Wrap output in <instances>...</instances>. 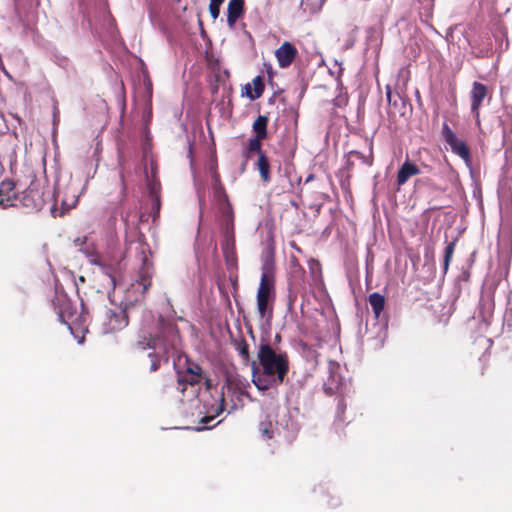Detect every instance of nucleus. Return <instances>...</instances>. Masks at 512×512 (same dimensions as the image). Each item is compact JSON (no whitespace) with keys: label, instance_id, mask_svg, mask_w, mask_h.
Wrapping results in <instances>:
<instances>
[{"label":"nucleus","instance_id":"nucleus-1","mask_svg":"<svg viewBox=\"0 0 512 512\" xmlns=\"http://www.w3.org/2000/svg\"><path fill=\"white\" fill-rule=\"evenodd\" d=\"M257 359L251 361L252 382L260 391L277 388L285 382L290 364L286 351L275 349L262 341L257 347Z\"/></svg>","mask_w":512,"mask_h":512},{"label":"nucleus","instance_id":"nucleus-35","mask_svg":"<svg viewBox=\"0 0 512 512\" xmlns=\"http://www.w3.org/2000/svg\"><path fill=\"white\" fill-rule=\"evenodd\" d=\"M386 98H387L389 104L396 105V101L392 102V92L389 87H387Z\"/></svg>","mask_w":512,"mask_h":512},{"label":"nucleus","instance_id":"nucleus-26","mask_svg":"<svg viewBox=\"0 0 512 512\" xmlns=\"http://www.w3.org/2000/svg\"><path fill=\"white\" fill-rule=\"evenodd\" d=\"M210 174H211V180H212V182H211L212 190L223 187L221 180H220V175L217 172V164L216 163L211 164Z\"/></svg>","mask_w":512,"mask_h":512},{"label":"nucleus","instance_id":"nucleus-2","mask_svg":"<svg viewBox=\"0 0 512 512\" xmlns=\"http://www.w3.org/2000/svg\"><path fill=\"white\" fill-rule=\"evenodd\" d=\"M158 328L159 332L155 336L140 334L136 348L141 351H162V357L169 360L170 354L177 349L180 342L178 330L174 324L165 322L162 317L159 318Z\"/></svg>","mask_w":512,"mask_h":512},{"label":"nucleus","instance_id":"nucleus-3","mask_svg":"<svg viewBox=\"0 0 512 512\" xmlns=\"http://www.w3.org/2000/svg\"><path fill=\"white\" fill-rule=\"evenodd\" d=\"M256 299L259 316L271 320L273 316L272 305L275 299V278L273 260L270 257L263 260Z\"/></svg>","mask_w":512,"mask_h":512},{"label":"nucleus","instance_id":"nucleus-42","mask_svg":"<svg viewBox=\"0 0 512 512\" xmlns=\"http://www.w3.org/2000/svg\"><path fill=\"white\" fill-rule=\"evenodd\" d=\"M191 154H192V149L190 148L189 149V156H191Z\"/></svg>","mask_w":512,"mask_h":512},{"label":"nucleus","instance_id":"nucleus-22","mask_svg":"<svg viewBox=\"0 0 512 512\" xmlns=\"http://www.w3.org/2000/svg\"><path fill=\"white\" fill-rule=\"evenodd\" d=\"M224 411V394L221 393L219 398L216 400L215 405H212L211 412L213 413L211 416H205L201 419L202 424H207L214 419L215 416H218Z\"/></svg>","mask_w":512,"mask_h":512},{"label":"nucleus","instance_id":"nucleus-12","mask_svg":"<svg viewBox=\"0 0 512 512\" xmlns=\"http://www.w3.org/2000/svg\"><path fill=\"white\" fill-rule=\"evenodd\" d=\"M297 54L296 48L290 42H284L276 51L275 56L281 68L292 64Z\"/></svg>","mask_w":512,"mask_h":512},{"label":"nucleus","instance_id":"nucleus-11","mask_svg":"<svg viewBox=\"0 0 512 512\" xmlns=\"http://www.w3.org/2000/svg\"><path fill=\"white\" fill-rule=\"evenodd\" d=\"M487 93L488 89L486 85L477 81L473 82L470 92L471 113L473 114L477 125H480L479 109L482 105V102L486 98Z\"/></svg>","mask_w":512,"mask_h":512},{"label":"nucleus","instance_id":"nucleus-40","mask_svg":"<svg viewBox=\"0 0 512 512\" xmlns=\"http://www.w3.org/2000/svg\"><path fill=\"white\" fill-rule=\"evenodd\" d=\"M462 277H463L465 280H467V279H468V277H469V273H468L467 271H464V272L462 273Z\"/></svg>","mask_w":512,"mask_h":512},{"label":"nucleus","instance_id":"nucleus-24","mask_svg":"<svg viewBox=\"0 0 512 512\" xmlns=\"http://www.w3.org/2000/svg\"><path fill=\"white\" fill-rule=\"evenodd\" d=\"M148 357L151 359V365H150L151 372H155L159 369L161 361H164V362L168 361V360H165L164 357H162V351H160V354H159V350L150 352L148 354Z\"/></svg>","mask_w":512,"mask_h":512},{"label":"nucleus","instance_id":"nucleus-5","mask_svg":"<svg viewBox=\"0 0 512 512\" xmlns=\"http://www.w3.org/2000/svg\"><path fill=\"white\" fill-rule=\"evenodd\" d=\"M80 252L85 255L90 264L98 266L100 271L107 278L108 285L112 288V292H108V297L111 303L114 304L116 302V272L120 262L118 260L108 261L106 258L101 257L93 246L89 245L85 248H80Z\"/></svg>","mask_w":512,"mask_h":512},{"label":"nucleus","instance_id":"nucleus-16","mask_svg":"<svg viewBox=\"0 0 512 512\" xmlns=\"http://www.w3.org/2000/svg\"><path fill=\"white\" fill-rule=\"evenodd\" d=\"M368 302L374 312L375 317L380 318L381 313L384 310L385 298L378 292H374L369 295Z\"/></svg>","mask_w":512,"mask_h":512},{"label":"nucleus","instance_id":"nucleus-7","mask_svg":"<svg viewBox=\"0 0 512 512\" xmlns=\"http://www.w3.org/2000/svg\"><path fill=\"white\" fill-rule=\"evenodd\" d=\"M298 410L291 411L284 407L277 411L275 416V429L277 434L283 435L285 438H291L299 430L297 422Z\"/></svg>","mask_w":512,"mask_h":512},{"label":"nucleus","instance_id":"nucleus-41","mask_svg":"<svg viewBox=\"0 0 512 512\" xmlns=\"http://www.w3.org/2000/svg\"><path fill=\"white\" fill-rule=\"evenodd\" d=\"M275 340H277V341L280 340V335L279 334L276 335Z\"/></svg>","mask_w":512,"mask_h":512},{"label":"nucleus","instance_id":"nucleus-19","mask_svg":"<svg viewBox=\"0 0 512 512\" xmlns=\"http://www.w3.org/2000/svg\"><path fill=\"white\" fill-rule=\"evenodd\" d=\"M213 197L220 207L222 220L224 221V210L226 209V207H230L232 209L228 201V196L225 192L224 187L213 189Z\"/></svg>","mask_w":512,"mask_h":512},{"label":"nucleus","instance_id":"nucleus-14","mask_svg":"<svg viewBox=\"0 0 512 512\" xmlns=\"http://www.w3.org/2000/svg\"><path fill=\"white\" fill-rule=\"evenodd\" d=\"M420 173L421 171L415 163L406 160L398 170L397 185L399 187L404 185L409 180L410 177L418 175Z\"/></svg>","mask_w":512,"mask_h":512},{"label":"nucleus","instance_id":"nucleus-37","mask_svg":"<svg viewBox=\"0 0 512 512\" xmlns=\"http://www.w3.org/2000/svg\"><path fill=\"white\" fill-rule=\"evenodd\" d=\"M106 18H107V21H108V28L109 29H113V20L110 18V14L109 13L106 14Z\"/></svg>","mask_w":512,"mask_h":512},{"label":"nucleus","instance_id":"nucleus-15","mask_svg":"<svg viewBox=\"0 0 512 512\" xmlns=\"http://www.w3.org/2000/svg\"><path fill=\"white\" fill-rule=\"evenodd\" d=\"M244 0H230L227 9V23L233 28L238 18L243 14Z\"/></svg>","mask_w":512,"mask_h":512},{"label":"nucleus","instance_id":"nucleus-34","mask_svg":"<svg viewBox=\"0 0 512 512\" xmlns=\"http://www.w3.org/2000/svg\"><path fill=\"white\" fill-rule=\"evenodd\" d=\"M340 504V499L338 497H332L330 501H328V505L331 507H337Z\"/></svg>","mask_w":512,"mask_h":512},{"label":"nucleus","instance_id":"nucleus-30","mask_svg":"<svg viewBox=\"0 0 512 512\" xmlns=\"http://www.w3.org/2000/svg\"><path fill=\"white\" fill-rule=\"evenodd\" d=\"M345 408H346V405H345L343 399L339 400L338 405H337V413H336V417H335L336 425H338L339 423L344 421L342 415L344 414Z\"/></svg>","mask_w":512,"mask_h":512},{"label":"nucleus","instance_id":"nucleus-29","mask_svg":"<svg viewBox=\"0 0 512 512\" xmlns=\"http://www.w3.org/2000/svg\"><path fill=\"white\" fill-rule=\"evenodd\" d=\"M150 194L152 198V208L153 210L158 213L160 210V198L156 194V185H152L150 188Z\"/></svg>","mask_w":512,"mask_h":512},{"label":"nucleus","instance_id":"nucleus-32","mask_svg":"<svg viewBox=\"0 0 512 512\" xmlns=\"http://www.w3.org/2000/svg\"><path fill=\"white\" fill-rule=\"evenodd\" d=\"M74 244L78 249L85 248L87 246V237H79L74 240Z\"/></svg>","mask_w":512,"mask_h":512},{"label":"nucleus","instance_id":"nucleus-38","mask_svg":"<svg viewBox=\"0 0 512 512\" xmlns=\"http://www.w3.org/2000/svg\"><path fill=\"white\" fill-rule=\"evenodd\" d=\"M77 202V198H75L70 204H68L65 200H63V205L67 206V208L73 207Z\"/></svg>","mask_w":512,"mask_h":512},{"label":"nucleus","instance_id":"nucleus-20","mask_svg":"<svg viewBox=\"0 0 512 512\" xmlns=\"http://www.w3.org/2000/svg\"><path fill=\"white\" fill-rule=\"evenodd\" d=\"M267 123L268 117L264 115H259L253 123V130L259 138L267 137Z\"/></svg>","mask_w":512,"mask_h":512},{"label":"nucleus","instance_id":"nucleus-6","mask_svg":"<svg viewBox=\"0 0 512 512\" xmlns=\"http://www.w3.org/2000/svg\"><path fill=\"white\" fill-rule=\"evenodd\" d=\"M221 249L228 267L236 265L235 235H234V213L230 207L224 210V221L222 223Z\"/></svg>","mask_w":512,"mask_h":512},{"label":"nucleus","instance_id":"nucleus-28","mask_svg":"<svg viewBox=\"0 0 512 512\" xmlns=\"http://www.w3.org/2000/svg\"><path fill=\"white\" fill-rule=\"evenodd\" d=\"M264 138H259L258 136H255L253 138H251L249 140V144H248V150L249 152H257L258 155L260 154L261 151V141L263 140Z\"/></svg>","mask_w":512,"mask_h":512},{"label":"nucleus","instance_id":"nucleus-33","mask_svg":"<svg viewBox=\"0 0 512 512\" xmlns=\"http://www.w3.org/2000/svg\"><path fill=\"white\" fill-rule=\"evenodd\" d=\"M339 390H340L339 386L333 387L332 384H325V391L328 394H332V393H334V391H339Z\"/></svg>","mask_w":512,"mask_h":512},{"label":"nucleus","instance_id":"nucleus-9","mask_svg":"<svg viewBox=\"0 0 512 512\" xmlns=\"http://www.w3.org/2000/svg\"><path fill=\"white\" fill-rule=\"evenodd\" d=\"M442 136L445 142L450 146L451 151L462 158L465 162L470 161V150L466 143L456 136L453 130L445 122L442 126Z\"/></svg>","mask_w":512,"mask_h":512},{"label":"nucleus","instance_id":"nucleus-13","mask_svg":"<svg viewBox=\"0 0 512 512\" xmlns=\"http://www.w3.org/2000/svg\"><path fill=\"white\" fill-rule=\"evenodd\" d=\"M73 317H74V314L71 312V304H70V302L65 301L62 304V306L58 312V319L60 322L66 324L68 326L71 334L75 337L78 344H83L84 343V335L79 337L75 334L74 327H73Z\"/></svg>","mask_w":512,"mask_h":512},{"label":"nucleus","instance_id":"nucleus-36","mask_svg":"<svg viewBox=\"0 0 512 512\" xmlns=\"http://www.w3.org/2000/svg\"><path fill=\"white\" fill-rule=\"evenodd\" d=\"M32 209L34 210H40L42 208V202L40 199H38L37 201H34L33 205L31 206Z\"/></svg>","mask_w":512,"mask_h":512},{"label":"nucleus","instance_id":"nucleus-21","mask_svg":"<svg viewBox=\"0 0 512 512\" xmlns=\"http://www.w3.org/2000/svg\"><path fill=\"white\" fill-rule=\"evenodd\" d=\"M259 430L265 439H270L275 434H277L276 429H275V424H273V420L271 419V416H268L266 420H263L260 422Z\"/></svg>","mask_w":512,"mask_h":512},{"label":"nucleus","instance_id":"nucleus-39","mask_svg":"<svg viewBox=\"0 0 512 512\" xmlns=\"http://www.w3.org/2000/svg\"><path fill=\"white\" fill-rule=\"evenodd\" d=\"M28 201H30V195L24 197V206L29 207Z\"/></svg>","mask_w":512,"mask_h":512},{"label":"nucleus","instance_id":"nucleus-23","mask_svg":"<svg viewBox=\"0 0 512 512\" xmlns=\"http://www.w3.org/2000/svg\"><path fill=\"white\" fill-rule=\"evenodd\" d=\"M455 250V241L447 243L444 250L443 274H446Z\"/></svg>","mask_w":512,"mask_h":512},{"label":"nucleus","instance_id":"nucleus-10","mask_svg":"<svg viewBox=\"0 0 512 512\" xmlns=\"http://www.w3.org/2000/svg\"><path fill=\"white\" fill-rule=\"evenodd\" d=\"M204 379L203 370L197 363H187L184 371H178V388L184 392L186 385L195 386Z\"/></svg>","mask_w":512,"mask_h":512},{"label":"nucleus","instance_id":"nucleus-43","mask_svg":"<svg viewBox=\"0 0 512 512\" xmlns=\"http://www.w3.org/2000/svg\"><path fill=\"white\" fill-rule=\"evenodd\" d=\"M124 191H125V185L123 184V186H122V192H124Z\"/></svg>","mask_w":512,"mask_h":512},{"label":"nucleus","instance_id":"nucleus-18","mask_svg":"<svg viewBox=\"0 0 512 512\" xmlns=\"http://www.w3.org/2000/svg\"><path fill=\"white\" fill-rule=\"evenodd\" d=\"M257 168L260 173V176L264 182L270 181V162L267 156L260 152L258 161H257Z\"/></svg>","mask_w":512,"mask_h":512},{"label":"nucleus","instance_id":"nucleus-4","mask_svg":"<svg viewBox=\"0 0 512 512\" xmlns=\"http://www.w3.org/2000/svg\"><path fill=\"white\" fill-rule=\"evenodd\" d=\"M151 274V267L147 259L144 258L138 277L124 290V295L119 305L130 311L137 303L141 302L146 291L151 286Z\"/></svg>","mask_w":512,"mask_h":512},{"label":"nucleus","instance_id":"nucleus-25","mask_svg":"<svg viewBox=\"0 0 512 512\" xmlns=\"http://www.w3.org/2000/svg\"><path fill=\"white\" fill-rule=\"evenodd\" d=\"M236 350L238 351V354L241 356L242 360L246 363L250 362V353H249V346L246 343L245 340H241L236 343Z\"/></svg>","mask_w":512,"mask_h":512},{"label":"nucleus","instance_id":"nucleus-31","mask_svg":"<svg viewBox=\"0 0 512 512\" xmlns=\"http://www.w3.org/2000/svg\"><path fill=\"white\" fill-rule=\"evenodd\" d=\"M194 184H195V187H196V192H197V196H198V200H199V205L200 207H202V205L204 204V201H205V190H204V187L202 186V184L198 183L196 181V178L194 177Z\"/></svg>","mask_w":512,"mask_h":512},{"label":"nucleus","instance_id":"nucleus-27","mask_svg":"<svg viewBox=\"0 0 512 512\" xmlns=\"http://www.w3.org/2000/svg\"><path fill=\"white\" fill-rule=\"evenodd\" d=\"M224 0H210L209 12L211 17L215 20L220 14V6Z\"/></svg>","mask_w":512,"mask_h":512},{"label":"nucleus","instance_id":"nucleus-17","mask_svg":"<svg viewBox=\"0 0 512 512\" xmlns=\"http://www.w3.org/2000/svg\"><path fill=\"white\" fill-rule=\"evenodd\" d=\"M253 85H254V89L253 90H251L250 84H247L245 86L246 96L250 100H256V99H258L262 95V93L264 91V83H263L262 77L261 76H256L253 79Z\"/></svg>","mask_w":512,"mask_h":512},{"label":"nucleus","instance_id":"nucleus-8","mask_svg":"<svg viewBox=\"0 0 512 512\" xmlns=\"http://www.w3.org/2000/svg\"><path fill=\"white\" fill-rule=\"evenodd\" d=\"M129 311L120 305L107 309L102 321L103 333H113L124 329L129 322Z\"/></svg>","mask_w":512,"mask_h":512}]
</instances>
